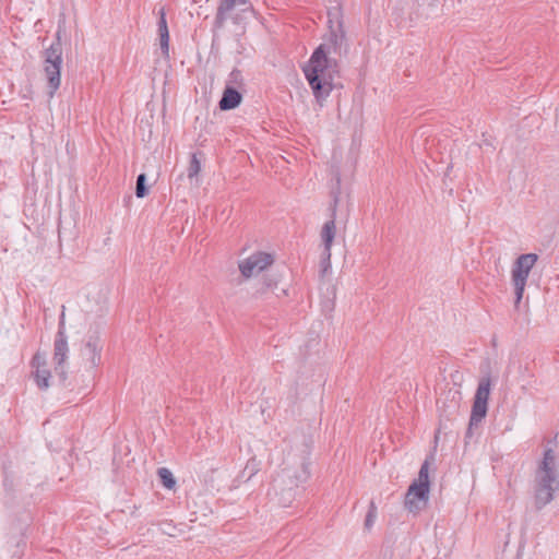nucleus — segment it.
Here are the masks:
<instances>
[{
	"instance_id": "nucleus-8",
	"label": "nucleus",
	"mask_w": 559,
	"mask_h": 559,
	"mask_svg": "<svg viewBox=\"0 0 559 559\" xmlns=\"http://www.w3.org/2000/svg\"><path fill=\"white\" fill-rule=\"evenodd\" d=\"M274 262L272 254L266 252H255L247 259L239 262V271L246 278L258 275Z\"/></svg>"
},
{
	"instance_id": "nucleus-22",
	"label": "nucleus",
	"mask_w": 559,
	"mask_h": 559,
	"mask_svg": "<svg viewBox=\"0 0 559 559\" xmlns=\"http://www.w3.org/2000/svg\"><path fill=\"white\" fill-rule=\"evenodd\" d=\"M258 465L259 464L255 459H251L248 461L247 466L245 468V472L249 471L248 479H250L258 472V469H259Z\"/></svg>"
},
{
	"instance_id": "nucleus-18",
	"label": "nucleus",
	"mask_w": 559,
	"mask_h": 559,
	"mask_svg": "<svg viewBox=\"0 0 559 559\" xmlns=\"http://www.w3.org/2000/svg\"><path fill=\"white\" fill-rule=\"evenodd\" d=\"M201 170V162L198 158V154H192L189 167H188V178L192 179L199 175Z\"/></svg>"
},
{
	"instance_id": "nucleus-1",
	"label": "nucleus",
	"mask_w": 559,
	"mask_h": 559,
	"mask_svg": "<svg viewBox=\"0 0 559 559\" xmlns=\"http://www.w3.org/2000/svg\"><path fill=\"white\" fill-rule=\"evenodd\" d=\"M344 41L342 23L338 22L336 28L330 26L329 38L313 51L308 64L304 67L305 76L318 102L324 100L334 87L333 81L338 71L331 55H341Z\"/></svg>"
},
{
	"instance_id": "nucleus-5",
	"label": "nucleus",
	"mask_w": 559,
	"mask_h": 559,
	"mask_svg": "<svg viewBox=\"0 0 559 559\" xmlns=\"http://www.w3.org/2000/svg\"><path fill=\"white\" fill-rule=\"evenodd\" d=\"M537 260L538 255L536 253H525L519 255L513 263L511 270V282L514 287L515 308L519 307L521 300L523 299L528 275Z\"/></svg>"
},
{
	"instance_id": "nucleus-3",
	"label": "nucleus",
	"mask_w": 559,
	"mask_h": 559,
	"mask_svg": "<svg viewBox=\"0 0 559 559\" xmlns=\"http://www.w3.org/2000/svg\"><path fill=\"white\" fill-rule=\"evenodd\" d=\"M559 490V471L554 450L544 451L535 474V507L540 510L554 500Z\"/></svg>"
},
{
	"instance_id": "nucleus-9",
	"label": "nucleus",
	"mask_w": 559,
	"mask_h": 559,
	"mask_svg": "<svg viewBox=\"0 0 559 559\" xmlns=\"http://www.w3.org/2000/svg\"><path fill=\"white\" fill-rule=\"evenodd\" d=\"M103 345L98 332L88 334L84 346L81 349V357L93 369L100 364Z\"/></svg>"
},
{
	"instance_id": "nucleus-26",
	"label": "nucleus",
	"mask_w": 559,
	"mask_h": 559,
	"mask_svg": "<svg viewBox=\"0 0 559 559\" xmlns=\"http://www.w3.org/2000/svg\"><path fill=\"white\" fill-rule=\"evenodd\" d=\"M239 3H240V4H246V3H247V0H239Z\"/></svg>"
},
{
	"instance_id": "nucleus-6",
	"label": "nucleus",
	"mask_w": 559,
	"mask_h": 559,
	"mask_svg": "<svg viewBox=\"0 0 559 559\" xmlns=\"http://www.w3.org/2000/svg\"><path fill=\"white\" fill-rule=\"evenodd\" d=\"M491 380L490 377H483L477 385L476 393L474 396V403L472 406V413L469 417V425L467 429V436H472V430L477 427L485 418L488 411V400L490 395Z\"/></svg>"
},
{
	"instance_id": "nucleus-23",
	"label": "nucleus",
	"mask_w": 559,
	"mask_h": 559,
	"mask_svg": "<svg viewBox=\"0 0 559 559\" xmlns=\"http://www.w3.org/2000/svg\"><path fill=\"white\" fill-rule=\"evenodd\" d=\"M241 78V72L239 70H233L229 74V82L237 83Z\"/></svg>"
},
{
	"instance_id": "nucleus-24",
	"label": "nucleus",
	"mask_w": 559,
	"mask_h": 559,
	"mask_svg": "<svg viewBox=\"0 0 559 559\" xmlns=\"http://www.w3.org/2000/svg\"><path fill=\"white\" fill-rule=\"evenodd\" d=\"M263 284H264L265 288H271L276 285V283L273 282L272 280H265Z\"/></svg>"
},
{
	"instance_id": "nucleus-12",
	"label": "nucleus",
	"mask_w": 559,
	"mask_h": 559,
	"mask_svg": "<svg viewBox=\"0 0 559 559\" xmlns=\"http://www.w3.org/2000/svg\"><path fill=\"white\" fill-rule=\"evenodd\" d=\"M32 367L35 369L33 372L34 380L40 390L49 388V380L51 378L50 371L47 369V361L45 354L36 353L31 361Z\"/></svg>"
},
{
	"instance_id": "nucleus-7",
	"label": "nucleus",
	"mask_w": 559,
	"mask_h": 559,
	"mask_svg": "<svg viewBox=\"0 0 559 559\" xmlns=\"http://www.w3.org/2000/svg\"><path fill=\"white\" fill-rule=\"evenodd\" d=\"M68 338L64 331V321L62 313L59 322V329L53 342L55 371L60 377L62 382L67 380L66 361L68 359Z\"/></svg>"
},
{
	"instance_id": "nucleus-19",
	"label": "nucleus",
	"mask_w": 559,
	"mask_h": 559,
	"mask_svg": "<svg viewBox=\"0 0 559 559\" xmlns=\"http://www.w3.org/2000/svg\"><path fill=\"white\" fill-rule=\"evenodd\" d=\"M146 175L140 174L136 178V186H135V195L140 199L144 198L147 194V188H146Z\"/></svg>"
},
{
	"instance_id": "nucleus-2",
	"label": "nucleus",
	"mask_w": 559,
	"mask_h": 559,
	"mask_svg": "<svg viewBox=\"0 0 559 559\" xmlns=\"http://www.w3.org/2000/svg\"><path fill=\"white\" fill-rule=\"evenodd\" d=\"M309 451H305L302 455L288 454L285 467L276 475L272 483V489L277 501L283 507H288L296 496V489L300 484L305 483L310 473Z\"/></svg>"
},
{
	"instance_id": "nucleus-16",
	"label": "nucleus",
	"mask_w": 559,
	"mask_h": 559,
	"mask_svg": "<svg viewBox=\"0 0 559 559\" xmlns=\"http://www.w3.org/2000/svg\"><path fill=\"white\" fill-rule=\"evenodd\" d=\"M157 475L159 477L162 485L165 488L173 489L176 486V479H175L173 473L168 468H166V467L158 468Z\"/></svg>"
},
{
	"instance_id": "nucleus-13",
	"label": "nucleus",
	"mask_w": 559,
	"mask_h": 559,
	"mask_svg": "<svg viewBox=\"0 0 559 559\" xmlns=\"http://www.w3.org/2000/svg\"><path fill=\"white\" fill-rule=\"evenodd\" d=\"M242 95L234 87L226 86L223 96L219 100V108L222 110H230L240 105Z\"/></svg>"
},
{
	"instance_id": "nucleus-17",
	"label": "nucleus",
	"mask_w": 559,
	"mask_h": 559,
	"mask_svg": "<svg viewBox=\"0 0 559 559\" xmlns=\"http://www.w3.org/2000/svg\"><path fill=\"white\" fill-rule=\"evenodd\" d=\"M377 516H378L377 506H376L374 501L371 500L369 503V509L366 514V519H365V523H364V527L366 531H370L372 528V526L377 520Z\"/></svg>"
},
{
	"instance_id": "nucleus-14",
	"label": "nucleus",
	"mask_w": 559,
	"mask_h": 559,
	"mask_svg": "<svg viewBox=\"0 0 559 559\" xmlns=\"http://www.w3.org/2000/svg\"><path fill=\"white\" fill-rule=\"evenodd\" d=\"M236 2L237 0H221L214 20V27L216 29H221L224 27L225 22L227 20V13L235 8Z\"/></svg>"
},
{
	"instance_id": "nucleus-4",
	"label": "nucleus",
	"mask_w": 559,
	"mask_h": 559,
	"mask_svg": "<svg viewBox=\"0 0 559 559\" xmlns=\"http://www.w3.org/2000/svg\"><path fill=\"white\" fill-rule=\"evenodd\" d=\"M62 64V44L60 32H57L56 40L44 51V72L48 81L49 96L52 97L60 87Z\"/></svg>"
},
{
	"instance_id": "nucleus-15",
	"label": "nucleus",
	"mask_w": 559,
	"mask_h": 559,
	"mask_svg": "<svg viewBox=\"0 0 559 559\" xmlns=\"http://www.w3.org/2000/svg\"><path fill=\"white\" fill-rule=\"evenodd\" d=\"M158 33H159V40H160V49L164 55H168L169 32H168V27H167L164 9L160 10V16H159V21H158Z\"/></svg>"
},
{
	"instance_id": "nucleus-20",
	"label": "nucleus",
	"mask_w": 559,
	"mask_h": 559,
	"mask_svg": "<svg viewBox=\"0 0 559 559\" xmlns=\"http://www.w3.org/2000/svg\"><path fill=\"white\" fill-rule=\"evenodd\" d=\"M428 469H429V463H428V461H425L419 469L418 479L416 480L417 484H426L429 486Z\"/></svg>"
},
{
	"instance_id": "nucleus-11",
	"label": "nucleus",
	"mask_w": 559,
	"mask_h": 559,
	"mask_svg": "<svg viewBox=\"0 0 559 559\" xmlns=\"http://www.w3.org/2000/svg\"><path fill=\"white\" fill-rule=\"evenodd\" d=\"M338 204V193H333V201L330 205L331 211V218L325 222L321 229V239L323 243V249L328 251H331L333 240L335 238L336 234V225H335V218H336V210Z\"/></svg>"
},
{
	"instance_id": "nucleus-21",
	"label": "nucleus",
	"mask_w": 559,
	"mask_h": 559,
	"mask_svg": "<svg viewBox=\"0 0 559 559\" xmlns=\"http://www.w3.org/2000/svg\"><path fill=\"white\" fill-rule=\"evenodd\" d=\"M321 273L324 275L328 271L331 269V251H328L323 249L321 254Z\"/></svg>"
},
{
	"instance_id": "nucleus-10",
	"label": "nucleus",
	"mask_w": 559,
	"mask_h": 559,
	"mask_svg": "<svg viewBox=\"0 0 559 559\" xmlns=\"http://www.w3.org/2000/svg\"><path fill=\"white\" fill-rule=\"evenodd\" d=\"M429 498V488L426 484H417L414 481L406 493L405 507L411 512L419 511L427 503Z\"/></svg>"
},
{
	"instance_id": "nucleus-25",
	"label": "nucleus",
	"mask_w": 559,
	"mask_h": 559,
	"mask_svg": "<svg viewBox=\"0 0 559 559\" xmlns=\"http://www.w3.org/2000/svg\"><path fill=\"white\" fill-rule=\"evenodd\" d=\"M162 531H163L164 533H166L167 535H170V536H173V535H174L171 532L166 531L165 528H163Z\"/></svg>"
}]
</instances>
